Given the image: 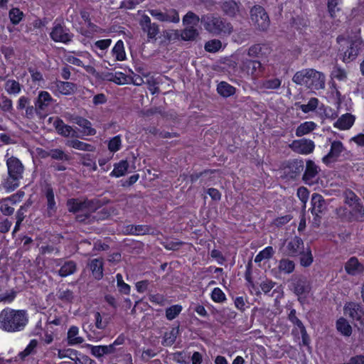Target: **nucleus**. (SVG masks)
<instances>
[{"mask_svg": "<svg viewBox=\"0 0 364 364\" xmlns=\"http://www.w3.org/2000/svg\"><path fill=\"white\" fill-rule=\"evenodd\" d=\"M28 323L26 312L11 309H4L0 313V328L7 332L20 331Z\"/></svg>", "mask_w": 364, "mask_h": 364, "instance_id": "f257e3e1", "label": "nucleus"}, {"mask_svg": "<svg viewBox=\"0 0 364 364\" xmlns=\"http://www.w3.org/2000/svg\"><path fill=\"white\" fill-rule=\"evenodd\" d=\"M292 80L296 84L304 85L312 91L321 90L325 87V75L314 69L298 71Z\"/></svg>", "mask_w": 364, "mask_h": 364, "instance_id": "f03ea898", "label": "nucleus"}, {"mask_svg": "<svg viewBox=\"0 0 364 364\" xmlns=\"http://www.w3.org/2000/svg\"><path fill=\"white\" fill-rule=\"evenodd\" d=\"M6 164L9 177L4 183V188L10 192L19 186L18 181L22 178L23 167L21 161L14 157L9 158Z\"/></svg>", "mask_w": 364, "mask_h": 364, "instance_id": "7ed1b4c3", "label": "nucleus"}, {"mask_svg": "<svg viewBox=\"0 0 364 364\" xmlns=\"http://www.w3.org/2000/svg\"><path fill=\"white\" fill-rule=\"evenodd\" d=\"M343 53V62H350L355 58L358 54V47L360 43V38L355 35L351 38L339 36L337 39Z\"/></svg>", "mask_w": 364, "mask_h": 364, "instance_id": "20e7f679", "label": "nucleus"}, {"mask_svg": "<svg viewBox=\"0 0 364 364\" xmlns=\"http://www.w3.org/2000/svg\"><path fill=\"white\" fill-rule=\"evenodd\" d=\"M201 22L208 31L214 34L230 33L232 31V26L230 23L223 21L219 17L213 14L203 16Z\"/></svg>", "mask_w": 364, "mask_h": 364, "instance_id": "39448f33", "label": "nucleus"}, {"mask_svg": "<svg viewBox=\"0 0 364 364\" xmlns=\"http://www.w3.org/2000/svg\"><path fill=\"white\" fill-rule=\"evenodd\" d=\"M250 17L252 21L262 30H265L269 25V17L264 9L259 6H255L250 11Z\"/></svg>", "mask_w": 364, "mask_h": 364, "instance_id": "423d86ee", "label": "nucleus"}, {"mask_svg": "<svg viewBox=\"0 0 364 364\" xmlns=\"http://www.w3.org/2000/svg\"><path fill=\"white\" fill-rule=\"evenodd\" d=\"M343 312L346 316H349L353 320L359 321L361 324L364 323V311L362 306L355 302H348L343 307Z\"/></svg>", "mask_w": 364, "mask_h": 364, "instance_id": "0eeeda50", "label": "nucleus"}, {"mask_svg": "<svg viewBox=\"0 0 364 364\" xmlns=\"http://www.w3.org/2000/svg\"><path fill=\"white\" fill-rule=\"evenodd\" d=\"M320 169L314 162L308 161L306 164L305 172L303 176V180L305 183L311 186L318 183V174Z\"/></svg>", "mask_w": 364, "mask_h": 364, "instance_id": "6e6552de", "label": "nucleus"}, {"mask_svg": "<svg viewBox=\"0 0 364 364\" xmlns=\"http://www.w3.org/2000/svg\"><path fill=\"white\" fill-rule=\"evenodd\" d=\"M50 37L54 41L67 43L71 40L72 35L61 24L55 23Z\"/></svg>", "mask_w": 364, "mask_h": 364, "instance_id": "1a4fd4ad", "label": "nucleus"}, {"mask_svg": "<svg viewBox=\"0 0 364 364\" xmlns=\"http://www.w3.org/2000/svg\"><path fill=\"white\" fill-rule=\"evenodd\" d=\"M149 14L154 18L161 21L178 23L180 19L178 12L173 9L165 13L157 9H152L149 11Z\"/></svg>", "mask_w": 364, "mask_h": 364, "instance_id": "9d476101", "label": "nucleus"}, {"mask_svg": "<svg viewBox=\"0 0 364 364\" xmlns=\"http://www.w3.org/2000/svg\"><path fill=\"white\" fill-rule=\"evenodd\" d=\"M348 198H349L350 201H346V205L348 208L346 207V209L348 210V211H349L356 219L362 218L364 215V208L358 202L356 196L354 193L350 192L348 193Z\"/></svg>", "mask_w": 364, "mask_h": 364, "instance_id": "9b49d317", "label": "nucleus"}, {"mask_svg": "<svg viewBox=\"0 0 364 364\" xmlns=\"http://www.w3.org/2000/svg\"><path fill=\"white\" fill-rule=\"evenodd\" d=\"M293 291L301 304H304L311 296V287L305 282H299L295 284Z\"/></svg>", "mask_w": 364, "mask_h": 364, "instance_id": "f8f14e48", "label": "nucleus"}, {"mask_svg": "<svg viewBox=\"0 0 364 364\" xmlns=\"http://www.w3.org/2000/svg\"><path fill=\"white\" fill-rule=\"evenodd\" d=\"M343 146L341 141H333L331 145L330 151L322 159L323 162L326 164L334 162L341 156V153L343 151Z\"/></svg>", "mask_w": 364, "mask_h": 364, "instance_id": "ddd939ff", "label": "nucleus"}, {"mask_svg": "<svg viewBox=\"0 0 364 364\" xmlns=\"http://www.w3.org/2000/svg\"><path fill=\"white\" fill-rule=\"evenodd\" d=\"M332 85L336 87L337 84L346 83L348 79V72L343 68L335 65L330 74Z\"/></svg>", "mask_w": 364, "mask_h": 364, "instance_id": "4468645a", "label": "nucleus"}, {"mask_svg": "<svg viewBox=\"0 0 364 364\" xmlns=\"http://www.w3.org/2000/svg\"><path fill=\"white\" fill-rule=\"evenodd\" d=\"M292 149L301 154H309L314 149V143L311 140L302 139L295 140L291 144Z\"/></svg>", "mask_w": 364, "mask_h": 364, "instance_id": "2eb2a0df", "label": "nucleus"}, {"mask_svg": "<svg viewBox=\"0 0 364 364\" xmlns=\"http://www.w3.org/2000/svg\"><path fill=\"white\" fill-rule=\"evenodd\" d=\"M311 204V213L316 216H318L326 209V204L323 198L318 193H314L312 195Z\"/></svg>", "mask_w": 364, "mask_h": 364, "instance_id": "dca6fc26", "label": "nucleus"}, {"mask_svg": "<svg viewBox=\"0 0 364 364\" xmlns=\"http://www.w3.org/2000/svg\"><path fill=\"white\" fill-rule=\"evenodd\" d=\"M345 269L348 274L357 275L363 271L364 267L358 259L353 257L346 262Z\"/></svg>", "mask_w": 364, "mask_h": 364, "instance_id": "f3484780", "label": "nucleus"}, {"mask_svg": "<svg viewBox=\"0 0 364 364\" xmlns=\"http://www.w3.org/2000/svg\"><path fill=\"white\" fill-rule=\"evenodd\" d=\"M355 122V117L350 114H343L334 123V127L341 130L349 129Z\"/></svg>", "mask_w": 364, "mask_h": 364, "instance_id": "a211bd4d", "label": "nucleus"}, {"mask_svg": "<svg viewBox=\"0 0 364 364\" xmlns=\"http://www.w3.org/2000/svg\"><path fill=\"white\" fill-rule=\"evenodd\" d=\"M242 69L247 75H257L262 70V65L257 60H247L243 62Z\"/></svg>", "mask_w": 364, "mask_h": 364, "instance_id": "6ab92c4d", "label": "nucleus"}, {"mask_svg": "<svg viewBox=\"0 0 364 364\" xmlns=\"http://www.w3.org/2000/svg\"><path fill=\"white\" fill-rule=\"evenodd\" d=\"M53 101V98L46 91H42L39 93L37 101L36 102V107L40 110H45Z\"/></svg>", "mask_w": 364, "mask_h": 364, "instance_id": "aec40b11", "label": "nucleus"}, {"mask_svg": "<svg viewBox=\"0 0 364 364\" xmlns=\"http://www.w3.org/2000/svg\"><path fill=\"white\" fill-rule=\"evenodd\" d=\"M54 126L57 132L65 136H75V131L70 126L65 125L63 121L60 119H55Z\"/></svg>", "mask_w": 364, "mask_h": 364, "instance_id": "412c9836", "label": "nucleus"}, {"mask_svg": "<svg viewBox=\"0 0 364 364\" xmlns=\"http://www.w3.org/2000/svg\"><path fill=\"white\" fill-rule=\"evenodd\" d=\"M105 80L114 82L118 85L128 84L130 78L122 72H116L114 73H109L106 75Z\"/></svg>", "mask_w": 364, "mask_h": 364, "instance_id": "4be33fe9", "label": "nucleus"}, {"mask_svg": "<svg viewBox=\"0 0 364 364\" xmlns=\"http://www.w3.org/2000/svg\"><path fill=\"white\" fill-rule=\"evenodd\" d=\"M75 123L81 128V132L87 136L95 134V130L92 127L91 123L83 118L77 117L75 119Z\"/></svg>", "mask_w": 364, "mask_h": 364, "instance_id": "5701e85b", "label": "nucleus"}, {"mask_svg": "<svg viewBox=\"0 0 364 364\" xmlns=\"http://www.w3.org/2000/svg\"><path fill=\"white\" fill-rule=\"evenodd\" d=\"M68 342L70 345L80 344L83 342V338L79 336V328L77 326H71L68 331Z\"/></svg>", "mask_w": 364, "mask_h": 364, "instance_id": "b1692460", "label": "nucleus"}, {"mask_svg": "<svg viewBox=\"0 0 364 364\" xmlns=\"http://www.w3.org/2000/svg\"><path fill=\"white\" fill-rule=\"evenodd\" d=\"M336 329L344 336H350L352 333V327L349 324L348 321L341 317L336 321Z\"/></svg>", "mask_w": 364, "mask_h": 364, "instance_id": "393cba45", "label": "nucleus"}, {"mask_svg": "<svg viewBox=\"0 0 364 364\" xmlns=\"http://www.w3.org/2000/svg\"><path fill=\"white\" fill-rule=\"evenodd\" d=\"M23 193H18L16 195L12 196L10 198L5 199L4 200H3L1 204V206H0V209H1V211L2 212V213L6 215H11L14 211V208L10 205V202H11V201L16 202V201L15 200L16 197L18 196V198H20L23 197Z\"/></svg>", "mask_w": 364, "mask_h": 364, "instance_id": "a878e982", "label": "nucleus"}, {"mask_svg": "<svg viewBox=\"0 0 364 364\" xmlns=\"http://www.w3.org/2000/svg\"><path fill=\"white\" fill-rule=\"evenodd\" d=\"M75 89V85L70 82L59 81L56 82V91L62 95H71Z\"/></svg>", "mask_w": 364, "mask_h": 364, "instance_id": "bb28decb", "label": "nucleus"}, {"mask_svg": "<svg viewBox=\"0 0 364 364\" xmlns=\"http://www.w3.org/2000/svg\"><path fill=\"white\" fill-rule=\"evenodd\" d=\"M90 348L91 353L97 358L113 352V346H90Z\"/></svg>", "mask_w": 364, "mask_h": 364, "instance_id": "cd10ccee", "label": "nucleus"}, {"mask_svg": "<svg viewBox=\"0 0 364 364\" xmlns=\"http://www.w3.org/2000/svg\"><path fill=\"white\" fill-rule=\"evenodd\" d=\"M128 168V162L127 161L122 160L114 164V169L111 172L110 175L116 178L121 177L127 173Z\"/></svg>", "mask_w": 364, "mask_h": 364, "instance_id": "c85d7f7f", "label": "nucleus"}, {"mask_svg": "<svg viewBox=\"0 0 364 364\" xmlns=\"http://www.w3.org/2000/svg\"><path fill=\"white\" fill-rule=\"evenodd\" d=\"M316 127V124L314 122H305L302 124H301L296 130V135L297 136H301L304 135H306L313 130L315 129Z\"/></svg>", "mask_w": 364, "mask_h": 364, "instance_id": "c756f323", "label": "nucleus"}, {"mask_svg": "<svg viewBox=\"0 0 364 364\" xmlns=\"http://www.w3.org/2000/svg\"><path fill=\"white\" fill-rule=\"evenodd\" d=\"M112 52L117 60L122 61L125 60L126 53L124 50V43L122 41H118L116 43Z\"/></svg>", "mask_w": 364, "mask_h": 364, "instance_id": "7c9ffc66", "label": "nucleus"}, {"mask_svg": "<svg viewBox=\"0 0 364 364\" xmlns=\"http://www.w3.org/2000/svg\"><path fill=\"white\" fill-rule=\"evenodd\" d=\"M294 262L291 260L282 259L279 262L278 269L281 273L290 274L294 272Z\"/></svg>", "mask_w": 364, "mask_h": 364, "instance_id": "2f4dec72", "label": "nucleus"}, {"mask_svg": "<svg viewBox=\"0 0 364 364\" xmlns=\"http://www.w3.org/2000/svg\"><path fill=\"white\" fill-rule=\"evenodd\" d=\"M218 92L223 97H228L235 94V89L225 82H221L218 85Z\"/></svg>", "mask_w": 364, "mask_h": 364, "instance_id": "473e14b6", "label": "nucleus"}, {"mask_svg": "<svg viewBox=\"0 0 364 364\" xmlns=\"http://www.w3.org/2000/svg\"><path fill=\"white\" fill-rule=\"evenodd\" d=\"M90 269L95 279H100L102 277V262L99 259H95L90 264Z\"/></svg>", "mask_w": 364, "mask_h": 364, "instance_id": "72a5a7b5", "label": "nucleus"}, {"mask_svg": "<svg viewBox=\"0 0 364 364\" xmlns=\"http://www.w3.org/2000/svg\"><path fill=\"white\" fill-rule=\"evenodd\" d=\"M318 105V100L316 98H311L307 104L301 105L300 103H296L295 106L296 108H299L304 113H309L314 111Z\"/></svg>", "mask_w": 364, "mask_h": 364, "instance_id": "f704fd0d", "label": "nucleus"}, {"mask_svg": "<svg viewBox=\"0 0 364 364\" xmlns=\"http://www.w3.org/2000/svg\"><path fill=\"white\" fill-rule=\"evenodd\" d=\"M303 241L300 238L297 237H294L288 244L289 253L292 255L300 253L301 250L303 247Z\"/></svg>", "mask_w": 364, "mask_h": 364, "instance_id": "c9c22d12", "label": "nucleus"}, {"mask_svg": "<svg viewBox=\"0 0 364 364\" xmlns=\"http://www.w3.org/2000/svg\"><path fill=\"white\" fill-rule=\"evenodd\" d=\"M268 48L265 45L256 44L248 50V55L250 57H259L267 53Z\"/></svg>", "mask_w": 364, "mask_h": 364, "instance_id": "e433bc0d", "label": "nucleus"}, {"mask_svg": "<svg viewBox=\"0 0 364 364\" xmlns=\"http://www.w3.org/2000/svg\"><path fill=\"white\" fill-rule=\"evenodd\" d=\"M48 214L51 215L55 210V202L53 191L48 188L46 192Z\"/></svg>", "mask_w": 364, "mask_h": 364, "instance_id": "4c0bfd02", "label": "nucleus"}, {"mask_svg": "<svg viewBox=\"0 0 364 364\" xmlns=\"http://www.w3.org/2000/svg\"><path fill=\"white\" fill-rule=\"evenodd\" d=\"M180 33L181 39L184 41L193 40L198 34L197 30L194 27L189 26H186V28Z\"/></svg>", "mask_w": 364, "mask_h": 364, "instance_id": "58836bf2", "label": "nucleus"}, {"mask_svg": "<svg viewBox=\"0 0 364 364\" xmlns=\"http://www.w3.org/2000/svg\"><path fill=\"white\" fill-rule=\"evenodd\" d=\"M274 251L272 247H267L256 255L255 262L256 263H259L263 260L268 259L274 255Z\"/></svg>", "mask_w": 364, "mask_h": 364, "instance_id": "ea45409f", "label": "nucleus"}, {"mask_svg": "<svg viewBox=\"0 0 364 364\" xmlns=\"http://www.w3.org/2000/svg\"><path fill=\"white\" fill-rule=\"evenodd\" d=\"M67 144L76 149L79 150H83V151H91L93 150V147L92 145L84 143L82 141H80L78 140H71L68 141Z\"/></svg>", "mask_w": 364, "mask_h": 364, "instance_id": "a19ab883", "label": "nucleus"}, {"mask_svg": "<svg viewBox=\"0 0 364 364\" xmlns=\"http://www.w3.org/2000/svg\"><path fill=\"white\" fill-rule=\"evenodd\" d=\"M223 9L225 14L229 16H235L238 11L239 7L236 2L233 1H226L223 5Z\"/></svg>", "mask_w": 364, "mask_h": 364, "instance_id": "79ce46f5", "label": "nucleus"}, {"mask_svg": "<svg viewBox=\"0 0 364 364\" xmlns=\"http://www.w3.org/2000/svg\"><path fill=\"white\" fill-rule=\"evenodd\" d=\"M210 297L215 303H223L227 299L225 293L218 287H215L212 290Z\"/></svg>", "mask_w": 364, "mask_h": 364, "instance_id": "37998d69", "label": "nucleus"}, {"mask_svg": "<svg viewBox=\"0 0 364 364\" xmlns=\"http://www.w3.org/2000/svg\"><path fill=\"white\" fill-rule=\"evenodd\" d=\"M313 262V256L311 254V251L307 248L305 251H304L301 254L300 257V264L303 267H309Z\"/></svg>", "mask_w": 364, "mask_h": 364, "instance_id": "c03bdc74", "label": "nucleus"}, {"mask_svg": "<svg viewBox=\"0 0 364 364\" xmlns=\"http://www.w3.org/2000/svg\"><path fill=\"white\" fill-rule=\"evenodd\" d=\"M75 271V264L73 262H65L60 268L59 274L61 277H67Z\"/></svg>", "mask_w": 364, "mask_h": 364, "instance_id": "a18cd8bd", "label": "nucleus"}, {"mask_svg": "<svg viewBox=\"0 0 364 364\" xmlns=\"http://www.w3.org/2000/svg\"><path fill=\"white\" fill-rule=\"evenodd\" d=\"M199 21H200V19H199L198 16H196L193 12H188L183 17V22L185 26H193V27L196 26L198 23Z\"/></svg>", "mask_w": 364, "mask_h": 364, "instance_id": "49530a36", "label": "nucleus"}, {"mask_svg": "<svg viewBox=\"0 0 364 364\" xmlns=\"http://www.w3.org/2000/svg\"><path fill=\"white\" fill-rule=\"evenodd\" d=\"M23 14L18 9L14 8L9 11V18L13 24H18L22 20Z\"/></svg>", "mask_w": 364, "mask_h": 364, "instance_id": "de8ad7c7", "label": "nucleus"}, {"mask_svg": "<svg viewBox=\"0 0 364 364\" xmlns=\"http://www.w3.org/2000/svg\"><path fill=\"white\" fill-rule=\"evenodd\" d=\"M222 48V43L219 40H211L205 43V49L208 52L215 53L220 50Z\"/></svg>", "mask_w": 364, "mask_h": 364, "instance_id": "09e8293b", "label": "nucleus"}, {"mask_svg": "<svg viewBox=\"0 0 364 364\" xmlns=\"http://www.w3.org/2000/svg\"><path fill=\"white\" fill-rule=\"evenodd\" d=\"M182 311L181 305H173L169 307L166 311V316L168 320L174 319Z\"/></svg>", "mask_w": 364, "mask_h": 364, "instance_id": "8fccbe9b", "label": "nucleus"}, {"mask_svg": "<svg viewBox=\"0 0 364 364\" xmlns=\"http://www.w3.org/2000/svg\"><path fill=\"white\" fill-rule=\"evenodd\" d=\"M5 88L9 94H18L20 90V85L14 80H9L6 82Z\"/></svg>", "mask_w": 364, "mask_h": 364, "instance_id": "3c124183", "label": "nucleus"}, {"mask_svg": "<svg viewBox=\"0 0 364 364\" xmlns=\"http://www.w3.org/2000/svg\"><path fill=\"white\" fill-rule=\"evenodd\" d=\"M289 319L295 326L292 331L293 334L296 333V331H297V329L304 326L301 321L296 316V311L294 309H291L290 311L289 314Z\"/></svg>", "mask_w": 364, "mask_h": 364, "instance_id": "603ef678", "label": "nucleus"}, {"mask_svg": "<svg viewBox=\"0 0 364 364\" xmlns=\"http://www.w3.org/2000/svg\"><path fill=\"white\" fill-rule=\"evenodd\" d=\"M177 331L174 328L171 329L169 332L164 334L163 344L165 346L172 345L176 338Z\"/></svg>", "mask_w": 364, "mask_h": 364, "instance_id": "864d4df0", "label": "nucleus"}, {"mask_svg": "<svg viewBox=\"0 0 364 364\" xmlns=\"http://www.w3.org/2000/svg\"><path fill=\"white\" fill-rule=\"evenodd\" d=\"M299 333H300L301 336V342L299 343V344L309 348L310 339L304 326L297 329L296 333L294 335L296 336Z\"/></svg>", "mask_w": 364, "mask_h": 364, "instance_id": "5fc2aeb1", "label": "nucleus"}, {"mask_svg": "<svg viewBox=\"0 0 364 364\" xmlns=\"http://www.w3.org/2000/svg\"><path fill=\"white\" fill-rule=\"evenodd\" d=\"M297 196L303 203V208L305 209L309 196V191L305 187H300L297 190Z\"/></svg>", "mask_w": 364, "mask_h": 364, "instance_id": "6e6d98bb", "label": "nucleus"}, {"mask_svg": "<svg viewBox=\"0 0 364 364\" xmlns=\"http://www.w3.org/2000/svg\"><path fill=\"white\" fill-rule=\"evenodd\" d=\"M143 31L147 33L149 39H155L159 33V27L156 24L152 23L148 26V27H144Z\"/></svg>", "mask_w": 364, "mask_h": 364, "instance_id": "4d7b16f0", "label": "nucleus"}, {"mask_svg": "<svg viewBox=\"0 0 364 364\" xmlns=\"http://www.w3.org/2000/svg\"><path fill=\"white\" fill-rule=\"evenodd\" d=\"M87 27H88L87 31H82V33L85 36L91 37L92 36H93L95 33H100L102 32V28H100L97 26L90 23V22L87 23Z\"/></svg>", "mask_w": 364, "mask_h": 364, "instance_id": "13d9d810", "label": "nucleus"}, {"mask_svg": "<svg viewBox=\"0 0 364 364\" xmlns=\"http://www.w3.org/2000/svg\"><path fill=\"white\" fill-rule=\"evenodd\" d=\"M84 204L77 200L72 199L68 201V207L70 212L75 213L80 210H82Z\"/></svg>", "mask_w": 364, "mask_h": 364, "instance_id": "bf43d9fd", "label": "nucleus"}, {"mask_svg": "<svg viewBox=\"0 0 364 364\" xmlns=\"http://www.w3.org/2000/svg\"><path fill=\"white\" fill-rule=\"evenodd\" d=\"M77 352L73 349L68 350H60L58 353V356L59 358H69L72 360H75L76 358Z\"/></svg>", "mask_w": 364, "mask_h": 364, "instance_id": "052dcab7", "label": "nucleus"}, {"mask_svg": "<svg viewBox=\"0 0 364 364\" xmlns=\"http://www.w3.org/2000/svg\"><path fill=\"white\" fill-rule=\"evenodd\" d=\"M121 146V139L119 136H114L112 138L108 144V148L110 151L116 152L117 151Z\"/></svg>", "mask_w": 364, "mask_h": 364, "instance_id": "680f3d73", "label": "nucleus"}, {"mask_svg": "<svg viewBox=\"0 0 364 364\" xmlns=\"http://www.w3.org/2000/svg\"><path fill=\"white\" fill-rule=\"evenodd\" d=\"M134 235H144L149 232V230L146 226L136 225L132 226L129 232Z\"/></svg>", "mask_w": 364, "mask_h": 364, "instance_id": "e2e57ef3", "label": "nucleus"}, {"mask_svg": "<svg viewBox=\"0 0 364 364\" xmlns=\"http://www.w3.org/2000/svg\"><path fill=\"white\" fill-rule=\"evenodd\" d=\"M164 36L168 41H175L179 39L181 33L177 30H168L164 32Z\"/></svg>", "mask_w": 364, "mask_h": 364, "instance_id": "0e129e2a", "label": "nucleus"}, {"mask_svg": "<svg viewBox=\"0 0 364 364\" xmlns=\"http://www.w3.org/2000/svg\"><path fill=\"white\" fill-rule=\"evenodd\" d=\"M38 342L36 340H32L27 346L26 349L20 353L21 357L23 358L28 355H30L33 350L36 348Z\"/></svg>", "mask_w": 364, "mask_h": 364, "instance_id": "69168bd1", "label": "nucleus"}, {"mask_svg": "<svg viewBox=\"0 0 364 364\" xmlns=\"http://www.w3.org/2000/svg\"><path fill=\"white\" fill-rule=\"evenodd\" d=\"M95 327L98 329L102 330L107 327V322L106 321H103L101 315L99 312L95 313Z\"/></svg>", "mask_w": 364, "mask_h": 364, "instance_id": "338daca9", "label": "nucleus"}, {"mask_svg": "<svg viewBox=\"0 0 364 364\" xmlns=\"http://www.w3.org/2000/svg\"><path fill=\"white\" fill-rule=\"evenodd\" d=\"M146 83L149 85L148 89L151 94L154 95L159 92L158 87L156 86L157 82L153 77H148L146 79Z\"/></svg>", "mask_w": 364, "mask_h": 364, "instance_id": "774afa93", "label": "nucleus"}]
</instances>
